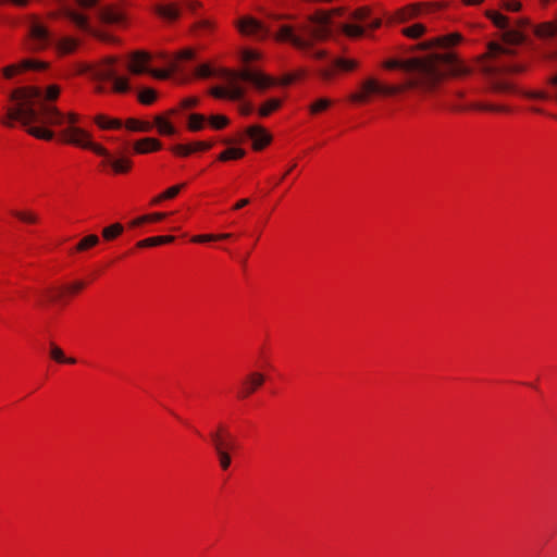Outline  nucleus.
I'll return each instance as SVG.
<instances>
[{
  "label": "nucleus",
  "instance_id": "1",
  "mask_svg": "<svg viewBox=\"0 0 557 557\" xmlns=\"http://www.w3.org/2000/svg\"><path fill=\"white\" fill-rule=\"evenodd\" d=\"M460 40L459 34H449L421 44L419 48L424 50L422 55L387 60L384 66L389 70L405 71L408 74L406 82L387 86L370 78L362 83L361 92L352 94L350 100L366 102L371 94L392 96L407 89L428 92L434 90L447 75L454 77L469 75L471 69L448 49Z\"/></svg>",
  "mask_w": 557,
  "mask_h": 557
},
{
  "label": "nucleus",
  "instance_id": "2",
  "mask_svg": "<svg viewBox=\"0 0 557 557\" xmlns=\"http://www.w3.org/2000/svg\"><path fill=\"white\" fill-rule=\"evenodd\" d=\"M339 12V10H334L330 13L319 12L297 28L289 25H282L276 33L275 38L290 42L296 48L307 51L315 59H323L325 57V51H311L310 38L323 39L327 37L333 29L339 30L349 37H360L367 28L374 29L381 25V21L379 18H369V12L363 8L349 14L350 21L358 22L360 24L337 22L335 20V15H338Z\"/></svg>",
  "mask_w": 557,
  "mask_h": 557
},
{
  "label": "nucleus",
  "instance_id": "3",
  "mask_svg": "<svg viewBox=\"0 0 557 557\" xmlns=\"http://www.w3.org/2000/svg\"><path fill=\"white\" fill-rule=\"evenodd\" d=\"M486 16L494 25L504 30L503 40L507 45L491 42L488 45L490 61L482 65V72L485 75L487 88L494 94L516 92L517 88L505 75L522 73L527 70L525 62L516 60L515 49L508 47L524 41L525 36L520 29L509 28L508 18L499 12L487 10Z\"/></svg>",
  "mask_w": 557,
  "mask_h": 557
},
{
  "label": "nucleus",
  "instance_id": "4",
  "mask_svg": "<svg viewBox=\"0 0 557 557\" xmlns=\"http://www.w3.org/2000/svg\"><path fill=\"white\" fill-rule=\"evenodd\" d=\"M219 76L224 81V85L214 86L210 89V95L216 99H226L231 101H243L247 94V86L250 85L259 92L277 84V81L260 70L252 66H244L239 70L220 71Z\"/></svg>",
  "mask_w": 557,
  "mask_h": 557
},
{
  "label": "nucleus",
  "instance_id": "5",
  "mask_svg": "<svg viewBox=\"0 0 557 557\" xmlns=\"http://www.w3.org/2000/svg\"><path fill=\"white\" fill-rule=\"evenodd\" d=\"M16 108H9L5 117L1 119V123L8 127H13L15 121H20L24 126H27V133L32 136L51 140L54 138V132L48 127L32 126V123L39 124H60L63 120L55 106L49 103H40L39 108H35L30 101L22 100Z\"/></svg>",
  "mask_w": 557,
  "mask_h": 557
},
{
  "label": "nucleus",
  "instance_id": "6",
  "mask_svg": "<svg viewBox=\"0 0 557 557\" xmlns=\"http://www.w3.org/2000/svg\"><path fill=\"white\" fill-rule=\"evenodd\" d=\"M69 144L90 149L97 154L103 157V165H108L116 174H123L131 170L132 160L123 154L110 153L102 146L90 140V135L83 128H70L63 133Z\"/></svg>",
  "mask_w": 557,
  "mask_h": 557
},
{
  "label": "nucleus",
  "instance_id": "7",
  "mask_svg": "<svg viewBox=\"0 0 557 557\" xmlns=\"http://www.w3.org/2000/svg\"><path fill=\"white\" fill-rule=\"evenodd\" d=\"M116 63L117 59L115 57H108L97 64L82 65L81 73L88 74L98 82L110 81L114 92L124 94L131 89L129 81L127 77L117 75Z\"/></svg>",
  "mask_w": 557,
  "mask_h": 557
},
{
  "label": "nucleus",
  "instance_id": "8",
  "mask_svg": "<svg viewBox=\"0 0 557 557\" xmlns=\"http://www.w3.org/2000/svg\"><path fill=\"white\" fill-rule=\"evenodd\" d=\"M194 58V51L190 49L182 51L175 60H171L169 63V70H151L148 66L151 60V54L146 51H135L129 57V63L126 65L132 74L140 75L149 73L156 78L168 79L171 73L180 70V60H190Z\"/></svg>",
  "mask_w": 557,
  "mask_h": 557
},
{
  "label": "nucleus",
  "instance_id": "9",
  "mask_svg": "<svg viewBox=\"0 0 557 557\" xmlns=\"http://www.w3.org/2000/svg\"><path fill=\"white\" fill-rule=\"evenodd\" d=\"M29 36L34 49L40 50L53 44L61 54H67L75 51L78 41L71 37L60 39H52L49 30L36 18H34L29 26Z\"/></svg>",
  "mask_w": 557,
  "mask_h": 557
},
{
  "label": "nucleus",
  "instance_id": "10",
  "mask_svg": "<svg viewBox=\"0 0 557 557\" xmlns=\"http://www.w3.org/2000/svg\"><path fill=\"white\" fill-rule=\"evenodd\" d=\"M61 89L58 85H50L44 91L39 87H23L15 89L11 94L12 100H27L30 101L35 106V108H39L40 103H49L54 106L52 102L58 99L60 96Z\"/></svg>",
  "mask_w": 557,
  "mask_h": 557
},
{
  "label": "nucleus",
  "instance_id": "11",
  "mask_svg": "<svg viewBox=\"0 0 557 557\" xmlns=\"http://www.w3.org/2000/svg\"><path fill=\"white\" fill-rule=\"evenodd\" d=\"M438 4L434 3H413L395 12L392 20L398 23H406L408 21L424 17L438 9Z\"/></svg>",
  "mask_w": 557,
  "mask_h": 557
},
{
  "label": "nucleus",
  "instance_id": "12",
  "mask_svg": "<svg viewBox=\"0 0 557 557\" xmlns=\"http://www.w3.org/2000/svg\"><path fill=\"white\" fill-rule=\"evenodd\" d=\"M237 27L243 35L250 36L256 39H263L271 34L269 26L251 16L242 17L237 23Z\"/></svg>",
  "mask_w": 557,
  "mask_h": 557
},
{
  "label": "nucleus",
  "instance_id": "13",
  "mask_svg": "<svg viewBox=\"0 0 557 557\" xmlns=\"http://www.w3.org/2000/svg\"><path fill=\"white\" fill-rule=\"evenodd\" d=\"M358 66V62L352 59L335 58L331 61L330 67L319 70V76L324 81H331L334 76V71L350 72Z\"/></svg>",
  "mask_w": 557,
  "mask_h": 557
},
{
  "label": "nucleus",
  "instance_id": "14",
  "mask_svg": "<svg viewBox=\"0 0 557 557\" xmlns=\"http://www.w3.org/2000/svg\"><path fill=\"white\" fill-rule=\"evenodd\" d=\"M246 135L252 140L255 150H261L272 140L271 135L260 125H251L246 129Z\"/></svg>",
  "mask_w": 557,
  "mask_h": 557
},
{
  "label": "nucleus",
  "instance_id": "15",
  "mask_svg": "<svg viewBox=\"0 0 557 557\" xmlns=\"http://www.w3.org/2000/svg\"><path fill=\"white\" fill-rule=\"evenodd\" d=\"M265 381V376L260 372H251L248 374L246 380L243 382V389L240 391V397H248L256 389H258Z\"/></svg>",
  "mask_w": 557,
  "mask_h": 557
},
{
  "label": "nucleus",
  "instance_id": "16",
  "mask_svg": "<svg viewBox=\"0 0 557 557\" xmlns=\"http://www.w3.org/2000/svg\"><path fill=\"white\" fill-rule=\"evenodd\" d=\"M62 5V14L73 22L79 29L91 32L88 20L85 15L75 12L65 4V0H57Z\"/></svg>",
  "mask_w": 557,
  "mask_h": 557
},
{
  "label": "nucleus",
  "instance_id": "17",
  "mask_svg": "<svg viewBox=\"0 0 557 557\" xmlns=\"http://www.w3.org/2000/svg\"><path fill=\"white\" fill-rule=\"evenodd\" d=\"M210 438L218 455L220 467L223 470L228 469L231 466V456L228 451L222 446V438L220 433H210Z\"/></svg>",
  "mask_w": 557,
  "mask_h": 557
},
{
  "label": "nucleus",
  "instance_id": "18",
  "mask_svg": "<svg viewBox=\"0 0 557 557\" xmlns=\"http://www.w3.org/2000/svg\"><path fill=\"white\" fill-rule=\"evenodd\" d=\"M161 149V143L154 138H143L134 144V150L137 153H147Z\"/></svg>",
  "mask_w": 557,
  "mask_h": 557
},
{
  "label": "nucleus",
  "instance_id": "19",
  "mask_svg": "<svg viewBox=\"0 0 557 557\" xmlns=\"http://www.w3.org/2000/svg\"><path fill=\"white\" fill-rule=\"evenodd\" d=\"M59 113H60V114L62 115V117H63V119H62L63 121H62L60 124H42V127H47V126H62V125H64V124H69V126H67L66 128H63V129L60 132V136H61V138H62L65 143H69V141L66 140L65 136L63 135V133H64V132H66V131H67V129H70V128H73V127H74V128H77V127L75 126V123H77V122H78L79 117H78V115H77L76 113H73V112H70V113L65 114V113H63V112H61V111L59 110Z\"/></svg>",
  "mask_w": 557,
  "mask_h": 557
},
{
  "label": "nucleus",
  "instance_id": "20",
  "mask_svg": "<svg viewBox=\"0 0 557 557\" xmlns=\"http://www.w3.org/2000/svg\"><path fill=\"white\" fill-rule=\"evenodd\" d=\"M99 17L108 24H117L122 21V14L109 7L99 10Z\"/></svg>",
  "mask_w": 557,
  "mask_h": 557
},
{
  "label": "nucleus",
  "instance_id": "21",
  "mask_svg": "<svg viewBox=\"0 0 557 557\" xmlns=\"http://www.w3.org/2000/svg\"><path fill=\"white\" fill-rule=\"evenodd\" d=\"M534 32L541 38L557 37V21L539 25L535 27Z\"/></svg>",
  "mask_w": 557,
  "mask_h": 557
},
{
  "label": "nucleus",
  "instance_id": "22",
  "mask_svg": "<svg viewBox=\"0 0 557 557\" xmlns=\"http://www.w3.org/2000/svg\"><path fill=\"white\" fill-rule=\"evenodd\" d=\"M156 12L161 17H163L164 20H168V21H174L180 15V9L174 4H169V5L159 4L156 7Z\"/></svg>",
  "mask_w": 557,
  "mask_h": 557
},
{
  "label": "nucleus",
  "instance_id": "23",
  "mask_svg": "<svg viewBox=\"0 0 557 557\" xmlns=\"http://www.w3.org/2000/svg\"><path fill=\"white\" fill-rule=\"evenodd\" d=\"M154 124L161 135L172 136L176 133L174 125L162 115L154 117Z\"/></svg>",
  "mask_w": 557,
  "mask_h": 557
},
{
  "label": "nucleus",
  "instance_id": "24",
  "mask_svg": "<svg viewBox=\"0 0 557 557\" xmlns=\"http://www.w3.org/2000/svg\"><path fill=\"white\" fill-rule=\"evenodd\" d=\"M175 239L174 236H156V237H149L146 239H143L137 243V247L139 248H146V247H153L161 244H169L172 243Z\"/></svg>",
  "mask_w": 557,
  "mask_h": 557
},
{
  "label": "nucleus",
  "instance_id": "25",
  "mask_svg": "<svg viewBox=\"0 0 557 557\" xmlns=\"http://www.w3.org/2000/svg\"><path fill=\"white\" fill-rule=\"evenodd\" d=\"M95 123L103 129L120 128L122 126V122L120 120L111 119L102 114L95 117Z\"/></svg>",
  "mask_w": 557,
  "mask_h": 557
},
{
  "label": "nucleus",
  "instance_id": "26",
  "mask_svg": "<svg viewBox=\"0 0 557 557\" xmlns=\"http://www.w3.org/2000/svg\"><path fill=\"white\" fill-rule=\"evenodd\" d=\"M282 101L277 98L267 100L258 110V114L262 117L270 115L273 111L277 110Z\"/></svg>",
  "mask_w": 557,
  "mask_h": 557
},
{
  "label": "nucleus",
  "instance_id": "27",
  "mask_svg": "<svg viewBox=\"0 0 557 557\" xmlns=\"http://www.w3.org/2000/svg\"><path fill=\"white\" fill-rule=\"evenodd\" d=\"M50 357L60 363L74 364L76 362L74 358H66L63 350L53 343L50 344Z\"/></svg>",
  "mask_w": 557,
  "mask_h": 557
},
{
  "label": "nucleus",
  "instance_id": "28",
  "mask_svg": "<svg viewBox=\"0 0 557 557\" xmlns=\"http://www.w3.org/2000/svg\"><path fill=\"white\" fill-rule=\"evenodd\" d=\"M183 187H184V184L175 185V186L168 188L165 191H163L162 194L154 197L152 199L151 203L158 205L163 200H168V199H172V198L176 197Z\"/></svg>",
  "mask_w": 557,
  "mask_h": 557
},
{
  "label": "nucleus",
  "instance_id": "29",
  "mask_svg": "<svg viewBox=\"0 0 557 557\" xmlns=\"http://www.w3.org/2000/svg\"><path fill=\"white\" fill-rule=\"evenodd\" d=\"M124 231V227L120 223H114L110 226H107L102 230V237L106 240H113L117 236H120Z\"/></svg>",
  "mask_w": 557,
  "mask_h": 557
},
{
  "label": "nucleus",
  "instance_id": "30",
  "mask_svg": "<svg viewBox=\"0 0 557 557\" xmlns=\"http://www.w3.org/2000/svg\"><path fill=\"white\" fill-rule=\"evenodd\" d=\"M426 30V27L421 23H416L411 26L405 27L401 29V33L409 37V38H419L421 37Z\"/></svg>",
  "mask_w": 557,
  "mask_h": 557
},
{
  "label": "nucleus",
  "instance_id": "31",
  "mask_svg": "<svg viewBox=\"0 0 557 557\" xmlns=\"http://www.w3.org/2000/svg\"><path fill=\"white\" fill-rule=\"evenodd\" d=\"M245 150L240 148H228L221 152L218 157L220 161H228V160H236L240 159L245 156Z\"/></svg>",
  "mask_w": 557,
  "mask_h": 557
},
{
  "label": "nucleus",
  "instance_id": "32",
  "mask_svg": "<svg viewBox=\"0 0 557 557\" xmlns=\"http://www.w3.org/2000/svg\"><path fill=\"white\" fill-rule=\"evenodd\" d=\"M99 244V237L97 235H88L81 239L77 245L75 246L76 251H85L91 247H95Z\"/></svg>",
  "mask_w": 557,
  "mask_h": 557
},
{
  "label": "nucleus",
  "instance_id": "33",
  "mask_svg": "<svg viewBox=\"0 0 557 557\" xmlns=\"http://www.w3.org/2000/svg\"><path fill=\"white\" fill-rule=\"evenodd\" d=\"M205 121H206V116L202 114H197V113L190 114L188 127L193 132H198L203 128Z\"/></svg>",
  "mask_w": 557,
  "mask_h": 557
},
{
  "label": "nucleus",
  "instance_id": "34",
  "mask_svg": "<svg viewBox=\"0 0 557 557\" xmlns=\"http://www.w3.org/2000/svg\"><path fill=\"white\" fill-rule=\"evenodd\" d=\"M11 213L16 219H18L20 221H22L24 223L34 224V223H37V221H38V216L34 212H30V211L13 210Z\"/></svg>",
  "mask_w": 557,
  "mask_h": 557
},
{
  "label": "nucleus",
  "instance_id": "35",
  "mask_svg": "<svg viewBox=\"0 0 557 557\" xmlns=\"http://www.w3.org/2000/svg\"><path fill=\"white\" fill-rule=\"evenodd\" d=\"M472 109L481 110V111H492V112H509V108L505 106H496V104H488V103H473L471 106Z\"/></svg>",
  "mask_w": 557,
  "mask_h": 557
},
{
  "label": "nucleus",
  "instance_id": "36",
  "mask_svg": "<svg viewBox=\"0 0 557 557\" xmlns=\"http://www.w3.org/2000/svg\"><path fill=\"white\" fill-rule=\"evenodd\" d=\"M138 99L143 104H151L157 99V92L151 88H144L139 91Z\"/></svg>",
  "mask_w": 557,
  "mask_h": 557
},
{
  "label": "nucleus",
  "instance_id": "37",
  "mask_svg": "<svg viewBox=\"0 0 557 557\" xmlns=\"http://www.w3.org/2000/svg\"><path fill=\"white\" fill-rule=\"evenodd\" d=\"M209 122L214 129H222L228 125L230 120L225 115H211Z\"/></svg>",
  "mask_w": 557,
  "mask_h": 557
},
{
  "label": "nucleus",
  "instance_id": "38",
  "mask_svg": "<svg viewBox=\"0 0 557 557\" xmlns=\"http://www.w3.org/2000/svg\"><path fill=\"white\" fill-rule=\"evenodd\" d=\"M523 97L528 99H536V100H546L548 99V94L541 90H527L520 92Z\"/></svg>",
  "mask_w": 557,
  "mask_h": 557
},
{
  "label": "nucleus",
  "instance_id": "39",
  "mask_svg": "<svg viewBox=\"0 0 557 557\" xmlns=\"http://www.w3.org/2000/svg\"><path fill=\"white\" fill-rule=\"evenodd\" d=\"M331 104V101L327 99H319L314 103L311 104L310 111L311 113H319L325 109H327Z\"/></svg>",
  "mask_w": 557,
  "mask_h": 557
},
{
  "label": "nucleus",
  "instance_id": "40",
  "mask_svg": "<svg viewBox=\"0 0 557 557\" xmlns=\"http://www.w3.org/2000/svg\"><path fill=\"white\" fill-rule=\"evenodd\" d=\"M230 236H231L230 234H222V235H219V236H214V235H197V236H194L191 240L194 243H205V242H209V240H213V239L228 238Z\"/></svg>",
  "mask_w": 557,
  "mask_h": 557
},
{
  "label": "nucleus",
  "instance_id": "41",
  "mask_svg": "<svg viewBox=\"0 0 557 557\" xmlns=\"http://www.w3.org/2000/svg\"><path fill=\"white\" fill-rule=\"evenodd\" d=\"M126 126L127 128L132 129V131H149L150 129V125L149 124H143L136 120H128L127 123H126Z\"/></svg>",
  "mask_w": 557,
  "mask_h": 557
},
{
  "label": "nucleus",
  "instance_id": "42",
  "mask_svg": "<svg viewBox=\"0 0 557 557\" xmlns=\"http://www.w3.org/2000/svg\"><path fill=\"white\" fill-rule=\"evenodd\" d=\"M196 75L202 78H207L213 75V71L208 64H202L196 69Z\"/></svg>",
  "mask_w": 557,
  "mask_h": 557
},
{
  "label": "nucleus",
  "instance_id": "43",
  "mask_svg": "<svg viewBox=\"0 0 557 557\" xmlns=\"http://www.w3.org/2000/svg\"><path fill=\"white\" fill-rule=\"evenodd\" d=\"M503 8L507 11L517 12L521 9V3L517 0H503Z\"/></svg>",
  "mask_w": 557,
  "mask_h": 557
},
{
  "label": "nucleus",
  "instance_id": "44",
  "mask_svg": "<svg viewBox=\"0 0 557 557\" xmlns=\"http://www.w3.org/2000/svg\"><path fill=\"white\" fill-rule=\"evenodd\" d=\"M173 152L181 156H188L194 152V148L190 145H176L172 148Z\"/></svg>",
  "mask_w": 557,
  "mask_h": 557
},
{
  "label": "nucleus",
  "instance_id": "45",
  "mask_svg": "<svg viewBox=\"0 0 557 557\" xmlns=\"http://www.w3.org/2000/svg\"><path fill=\"white\" fill-rule=\"evenodd\" d=\"M20 67L23 70H35V69H42L44 65L39 64L38 62L33 61V60H25L21 63Z\"/></svg>",
  "mask_w": 557,
  "mask_h": 557
},
{
  "label": "nucleus",
  "instance_id": "46",
  "mask_svg": "<svg viewBox=\"0 0 557 557\" xmlns=\"http://www.w3.org/2000/svg\"><path fill=\"white\" fill-rule=\"evenodd\" d=\"M194 148V151L197 150H209L213 144L211 141H196L190 145Z\"/></svg>",
  "mask_w": 557,
  "mask_h": 557
},
{
  "label": "nucleus",
  "instance_id": "47",
  "mask_svg": "<svg viewBox=\"0 0 557 557\" xmlns=\"http://www.w3.org/2000/svg\"><path fill=\"white\" fill-rule=\"evenodd\" d=\"M238 110H239L240 114L249 115L253 112V106L250 102L243 101L239 104Z\"/></svg>",
  "mask_w": 557,
  "mask_h": 557
},
{
  "label": "nucleus",
  "instance_id": "48",
  "mask_svg": "<svg viewBox=\"0 0 557 557\" xmlns=\"http://www.w3.org/2000/svg\"><path fill=\"white\" fill-rule=\"evenodd\" d=\"M242 58H243L244 62L248 63V62L259 59V53L257 51L246 50L243 52Z\"/></svg>",
  "mask_w": 557,
  "mask_h": 557
},
{
  "label": "nucleus",
  "instance_id": "49",
  "mask_svg": "<svg viewBox=\"0 0 557 557\" xmlns=\"http://www.w3.org/2000/svg\"><path fill=\"white\" fill-rule=\"evenodd\" d=\"M198 102H199L198 98H195V97L186 98L182 101V107L185 109L193 108V107H196L198 104Z\"/></svg>",
  "mask_w": 557,
  "mask_h": 557
},
{
  "label": "nucleus",
  "instance_id": "50",
  "mask_svg": "<svg viewBox=\"0 0 557 557\" xmlns=\"http://www.w3.org/2000/svg\"><path fill=\"white\" fill-rule=\"evenodd\" d=\"M84 287H85L84 282H75V283L71 284L70 286H67V290L71 293H77V292L82 290Z\"/></svg>",
  "mask_w": 557,
  "mask_h": 557
},
{
  "label": "nucleus",
  "instance_id": "51",
  "mask_svg": "<svg viewBox=\"0 0 557 557\" xmlns=\"http://www.w3.org/2000/svg\"><path fill=\"white\" fill-rule=\"evenodd\" d=\"M301 74H288L282 78L280 82L282 85H288L297 79Z\"/></svg>",
  "mask_w": 557,
  "mask_h": 557
},
{
  "label": "nucleus",
  "instance_id": "52",
  "mask_svg": "<svg viewBox=\"0 0 557 557\" xmlns=\"http://www.w3.org/2000/svg\"><path fill=\"white\" fill-rule=\"evenodd\" d=\"M166 215H168L166 213L156 212L152 214H148V218H149V222H157V221H161V220L165 219Z\"/></svg>",
  "mask_w": 557,
  "mask_h": 557
},
{
  "label": "nucleus",
  "instance_id": "53",
  "mask_svg": "<svg viewBox=\"0 0 557 557\" xmlns=\"http://www.w3.org/2000/svg\"><path fill=\"white\" fill-rule=\"evenodd\" d=\"M146 222H149L148 214H147V215L139 216V218H137V219L133 220V221L131 222V226L136 227V226H139V225H141V224H144V223H146Z\"/></svg>",
  "mask_w": 557,
  "mask_h": 557
},
{
  "label": "nucleus",
  "instance_id": "54",
  "mask_svg": "<svg viewBox=\"0 0 557 557\" xmlns=\"http://www.w3.org/2000/svg\"><path fill=\"white\" fill-rule=\"evenodd\" d=\"M82 8H91L97 4L98 0H76Z\"/></svg>",
  "mask_w": 557,
  "mask_h": 557
},
{
  "label": "nucleus",
  "instance_id": "55",
  "mask_svg": "<svg viewBox=\"0 0 557 557\" xmlns=\"http://www.w3.org/2000/svg\"><path fill=\"white\" fill-rule=\"evenodd\" d=\"M18 71V67L17 66H14V65H11V66H8L5 70H4V75L5 77L10 78L12 77L16 72Z\"/></svg>",
  "mask_w": 557,
  "mask_h": 557
},
{
  "label": "nucleus",
  "instance_id": "56",
  "mask_svg": "<svg viewBox=\"0 0 557 557\" xmlns=\"http://www.w3.org/2000/svg\"><path fill=\"white\" fill-rule=\"evenodd\" d=\"M248 203H249V199H247V198L242 199L238 202H236V205L234 206V209L235 210L242 209L243 207L247 206Z\"/></svg>",
  "mask_w": 557,
  "mask_h": 557
},
{
  "label": "nucleus",
  "instance_id": "57",
  "mask_svg": "<svg viewBox=\"0 0 557 557\" xmlns=\"http://www.w3.org/2000/svg\"><path fill=\"white\" fill-rule=\"evenodd\" d=\"M46 294L48 301H55L60 297V294L54 295L50 290H47Z\"/></svg>",
  "mask_w": 557,
  "mask_h": 557
},
{
  "label": "nucleus",
  "instance_id": "58",
  "mask_svg": "<svg viewBox=\"0 0 557 557\" xmlns=\"http://www.w3.org/2000/svg\"><path fill=\"white\" fill-rule=\"evenodd\" d=\"M484 0H462V3L466 5H479Z\"/></svg>",
  "mask_w": 557,
  "mask_h": 557
},
{
  "label": "nucleus",
  "instance_id": "59",
  "mask_svg": "<svg viewBox=\"0 0 557 557\" xmlns=\"http://www.w3.org/2000/svg\"><path fill=\"white\" fill-rule=\"evenodd\" d=\"M548 83L554 86V87H557V74L552 76L549 79H548Z\"/></svg>",
  "mask_w": 557,
  "mask_h": 557
},
{
  "label": "nucleus",
  "instance_id": "60",
  "mask_svg": "<svg viewBox=\"0 0 557 557\" xmlns=\"http://www.w3.org/2000/svg\"><path fill=\"white\" fill-rule=\"evenodd\" d=\"M96 91H97V92H99V94H102V92H104V91H106V88H104V86H102V85H98V86L96 87Z\"/></svg>",
  "mask_w": 557,
  "mask_h": 557
},
{
  "label": "nucleus",
  "instance_id": "61",
  "mask_svg": "<svg viewBox=\"0 0 557 557\" xmlns=\"http://www.w3.org/2000/svg\"><path fill=\"white\" fill-rule=\"evenodd\" d=\"M222 446L227 450L228 448H232L233 445L231 443H226L224 442V440L222 438Z\"/></svg>",
  "mask_w": 557,
  "mask_h": 557
},
{
  "label": "nucleus",
  "instance_id": "62",
  "mask_svg": "<svg viewBox=\"0 0 557 557\" xmlns=\"http://www.w3.org/2000/svg\"><path fill=\"white\" fill-rule=\"evenodd\" d=\"M214 433H220L221 438H222L224 435H225V436L227 435L226 433H224V430H223V428H222V426H220V428H219V430H218V431H215Z\"/></svg>",
  "mask_w": 557,
  "mask_h": 557
},
{
  "label": "nucleus",
  "instance_id": "63",
  "mask_svg": "<svg viewBox=\"0 0 557 557\" xmlns=\"http://www.w3.org/2000/svg\"><path fill=\"white\" fill-rule=\"evenodd\" d=\"M456 96H457L458 98H463V97H465V94H463L462 91H457V92H456Z\"/></svg>",
  "mask_w": 557,
  "mask_h": 557
},
{
  "label": "nucleus",
  "instance_id": "64",
  "mask_svg": "<svg viewBox=\"0 0 557 557\" xmlns=\"http://www.w3.org/2000/svg\"><path fill=\"white\" fill-rule=\"evenodd\" d=\"M296 166V164H293L288 171H284V174L287 175Z\"/></svg>",
  "mask_w": 557,
  "mask_h": 557
}]
</instances>
